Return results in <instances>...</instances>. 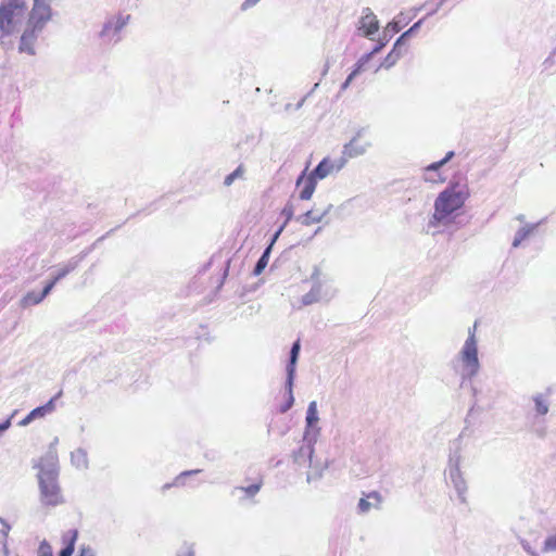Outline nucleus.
<instances>
[{"label":"nucleus","instance_id":"36","mask_svg":"<svg viewBox=\"0 0 556 556\" xmlns=\"http://www.w3.org/2000/svg\"><path fill=\"white\" fill-rule=\"evenodd\" d=\"M177 556H195L194 545L190 543H185L180 547Z\"/></svg>","mask_w":556,"mask_h":556},{"label":"nucleus","instance_id":"4","mask_svg":"<svg viewBox=\"0 0 556 556\" xmlns=\"http://www.w3.org/2000/svg\"><path fill=\"white\" fill-rule=\"evenodd\" d=\"M37 475L39 488V502L45 508H54L65 503L61 485L59 483L58 457L51 453L47 464H40Z\"/></svg>","mask_w":556,"mask_h":556},{"label":"nucleus","instance_id":"20","mask_svg":"<svg viewBox=\"0 0 556 556\" xmlns=\"http://www.w3.org/2000/svg\"><path fill=\"white\" fill-rule=\"evenodd\" d=\"M400 31V26L397 22H390L384 30L382 36L379 38L378 43L372 49V53H379L386 45L389 42L392 34Z\"/></svg>","mask_w":556,"mask_h":556},{"label":"nucleus","instance_id":"29","mask_svg":"<svg viewBox=\"0 0 556 556\" xmlns=\"http://www.w3.org/2000/svg\"><path fill=\"white\" fill-rule=\"evenodd\" d=\"M424 23V18L416 22L409 29L404 31L395 41V48H400L402 45L405 43V40L409 37H412L414 34L417 33V30L420 28L421 24Z\"/></svg>","mask_w":556,"mask_h":556},{"label":"nucleus","instance_id":"12","mask_svg":"<svg viewBox=\"0 0 556 556\" xmlns=\"http://www.w3.org/2000/svg\"><path fill=\"white\" fill-rule=\"evenodd\" d=\"M379 29V21L369 8L362 11V15L357 22V30L367 38L371 39Z\"/></svg>","mask_w":556,"mask_h":556},{"label":"nucleus","instance_id":"33","mask_svg":"<svg viewBox=\"0 0 556 556\" xmlns=\"http://www.w3.org/2000/svg\"><path fill=\"white\" fill-rule=\"evenodd\" d=\"M543 552H556V530L548 533L543 542Z\"/></svg>","mask_w":556,"mask_h":556},{"label":"nucleus","instance_id":"7","mask_svg":"<svg viewBox=\"0 0 556 556\" xmlns=\"http://www.w3.org/2000/svg\"><path fill=\"white\" fill-rule=\"evenodd\" d=\"M463 439L459 435L451 442L448 462H447V479L457 493L458 500L466 503L467 483L464 478L460 465L463 462Z\"/></svg>","mask_w":556,"mask_h":556},{"label":"nucleus","instance_id":"26","mask_svg":"<svg viewBox=\"0 0 556 556\" xmlns=\"http://www.w3.org/2000/svg\"><path fill=\"white\" fill-rule=\"evenodd\" d=\"M78 263H79V260L78 258H72L66 264H63L61 265L55 275H54V279L56 281H60L61 279H63L65 276H67L70 273H72L77 266H78Z\"/></svg>","mask_w":556,"mask_h":556},{"label":"nucleus","instance_id":"34","mask_svg":"<svg viewBox=\"0 0 556 556\" xmlns=\"http://www.w3.org/2000/svg\"><path fill=\"white\" fill-rule=\"evenodd\" d=\"M37 555L38 556H53L52 546L50 545V543L47 540H42L39 543Z\"/></svg>","mask_w":556,"mask_h":556},{"label":"nucleus","instance_id":"37","mask_svg":"<svg viewBox=\"0 0 556 556\" xmlns=\"http://www.w3.org/2000/svg\"><path fill=\"white\" fill-rule=\"evenodd\" d=\"M76 556H97V553L90 545L81 544Z\"/></svg>","mask_w":556,"mask_h":556},{"label":"nucleus","instance_id":"44","mask_svg":"<svg viewBox=\"0 0 556 556\" xmlns=\"http://www.w3.org/2000/svg\"><path fill=\"white\" fill-rule=\"evenodd\" d=\"M525 219L526 217L522 214L516 216V220H518L521 225L527 224Z\"/></svg>","mask_w":556,"mask_h":556},{"label":"nucleus","instance_id":"8","mask_svg":"<svg viewBox=\"0 0 556 556\" xmlns=\"http://www.w3.org/2000/svg\"><path fill=\"white\" fill-rule=\"evenodd\" d=\"M55 0H31L28 29L25 37H35L36 33H43L47 25L53 20L55 12L52 3Z\"/></svg>","mask_w":556,"mask_h":556},{"label":"nucleus","instance_id":"47","mask_svg":"<svg viewBox=\"0 0 556 556\" xmlns=\"http://www.w3.org/2000/svg\"><path fill=\"white\" fill-rule=\"evenodd\" d=\"M446 0H440V2L438 3V8H440Z\"/></svg>","mask_w":556,"mask_h":556},{"label":"nucleus","instance_id":"18","mask_svg":"<svg viewBox=\"0 0 556 556\" xmlns=\"http://www.w3.org/2000/svg\"><path fill=\"white\" fill-rule=\"evenodd\" d=\"M78 539V531L70 529L62 533L61 541L64 548L60 551L59 556H72L75 551V544Z\"/></svg>","mask_w":556,"mask_h":556},{"label":"nucleus","instance_id":"19","mask_svg":"<svg viewBox=\"0 0 556 556\" xmlns=\"http://www.w3.org/2000/svg\"><path fill=\"white\" fill-rule=\"evenodd\" d=\"M317 441H309L305 434H303V443L299 451L294 453V460L299 464L311 463L314 454V445Z\"/></svg>","mask_w":556,"mask_h":556},{"label":"nucleus","instance_id":"15","mask_svg":"<svg viewBox=\"0 0 556 556\" xmlns=\"http://www.w3.org/2000/svg\"><path fill=\"white\" fill-rule=\"evenodd\" d=\"M453 156H454V152L450 151V152H447L445 157L442 159L441 161H438V162H434V163L428 165L425 168L424 179L426 181H429V182H442V181H444L445 178L440 173V168L443 165H445Z\"/></svg>","mask_w":556,"mask_h":556},{"label":"nucleus","instance_id":"23","mask_svg":"<svg viewBox=\"0 0 556 556\" xmlns=\"http://www.w3.org/2000/svg\"><path fill=\"white\" fill-rule=\"evenodd\" d=\"M531 400L534 404L533 409L536 416H545L548 413L549 404L543 394L538 393L533 395Z\"/></svg>","mask_w":556,"mask_h":556},{"label":"nucleus","instance_id":"6","mask_svg":"<svg viewBox=\"0 0 556 556\" xmlns=\"http://www.w3.org/2000/svg\"><path fill=\"white\" fill-rule=\"evenodd\" d=\"M312 288L301 298V305L307 306L319 302H329L337 294V288L331 277L315 266L311 274Z\"/></svg>","mask_w":556,"mask_h":556},{"label":"nucleus","instance_id":"1","mask_svg":"<svg viewBox=\"0 0 556 556\" xmlns=\"http://www.w3.org/2000/svg\"><path fill=\"white\" fill-rule=\"evenodd\" d=\"M30 10L27 0H0V49L4 52L15 48L20 54L37 55L38 40L42 33L25 37Z\"/></svg>","mask_w":556,"mask_h":556},{"label":"nucleus","instance_id":"28","mask_svg":"<svg viewBox=\"0 0 556 556\" xmlns=\"http://www.w3.org/2000/svg\"><path fill=\"white\" fill-rule=\"evenodd\" d=\"M274 244H269L266 250L264 251V253L262 254V256L260 257V260L257 261L255 267H254V270H253V274L255 276H258L264 269L265 267L267 266L268 264V261H269V255H270V251H271V247Z\"/></svg>","mask_w":556,"mask_h":556},{"label":"nucleus","instance_id":"5","mask_svg":"<svg viewBox=\"0 0 556 556\" xmlns=\"http://www.w3.org/2000/svg\"><path fill=\"white\" fill-rule=\"evenodd\" d=\"M345 165V157H325L308 176H305V172H303L296 180L298 187L303 186L300 191V199L309 200L316 189L317 180L324 179L334 173H339Z\"/></svg>","mask_w":556,"mask_h":556},{"label":"nucleus","instance_id":"9","mask_svg":"<svg viewBox=\"0 0 556 556\" xmlns=\"http://www.w3.org/2000/svg\"><path fill=\"white\" fill-rule=\"evenodd\" d=\"M130 21V14L116 13L109 17L103 23L102 29L99 33V38L102 43L111 46L116 45L122 40V31Z\"/></svg>","mask_w":556,"mask_h":556},{"label":"nucleus","instance_id":"38","mask_svg":"<svg viewBox=\"0 0 556 556\" xmlns=\"http://www.w3.org/2000/svg\"><path fill=\"white\" fill-rule=\"evenodd\" d=\"M11 531V525L0 517V533L4 539L8 538L9 533Z\"/></svg>","mask_w":556,"mask_h":556},{"label":"nucleus","instance_id":"24","mask_svg":"<svg viewBox=\"0 0 556 556\" xmlns=\"http://www.w3.org/2000/svg\"><path fill=\"white\" fill-rule=\"evenodd\" d=\"M43 295L41 292L38 291H29L27 292L20 301V305L23 308L37 305L43 301Z\"/></svg>","mask_w":556,"mask_h":556},{"label":"nucleus","instance_id":"40","mask_svg":"<svg viewBox=\"0 0 556 556\" xmlns=\"http://www.w3.org/2000/svg\"><path fill=\"white\" fill-rule=\"evenodd\" d=\"M357 75L358 73L353 70L351 74L346 77L345 81L341 85V91L346 90Z\"/></svg>","mask_w":556,"mask_h":556},{"label":"nucleus","instance_id":"3","mask_svg":"<svg viewBox=\"0 0 556 556\" xmlns=\"http://www.w3.org/2000/svg\"><path fill=\"white\" fill-rule=\"evenodd\" d=\"M477 329L478 323L475 321L468 328L466 340L450 363L452 370L460 378L462 382L471 380L481 369Z\"/></svg>","mask_w":556,"mask_h":556},{"label":"nucleus","instance_id":"2","mask_svg":"<svg viewBox=\"0 0 556 556\" xmlns=\"http://www.w3.org/2000/svg\"><path fill=\"white\" fill-rule=\"evenodd\" d=\"M469 197L470 191L466 182L450 184L435 198L426 231L437 235L458 228L465 203Z\"/></svg>","mask_w":556,"mask_h":556},{"label":"nucleus","instance_id":"10","mask_svg":"<svg viewBox=\"0 0 556 556\" xmlns=\"http://www.w3.org/2000/svg\"><path fill=\"white\" fill-rule=\"evenodd\" d=\"M372 147L371 140L367 137V130L365 128L358 129L354 136L343 146L342 157H345V163L350 159H355L367 153Z\"/></svg>","mask_w":556,"mask_h":556},{"label":"nucleus","instance_id":"22","mask_svg":"<svg viewBox=\"0 0 556 556\" xmlns=\"http://www.w3.org/2000/svg\"><path fill=\"white\" fill-rule=\"evenodd\" d=\"M71 463L78 470H86L89 466L86 450L78 447L71 453Z\"/></svg>","mask_w":556,"mask_h":556},{"label":"nucleus","instance_id":"21","mask_svg":"<svg viewBox=\"0 0 556 556\" xmlns=\"http://www.w3.org/2000/svg\"><path fill=\"white\" fill-rule=\"evenodd\" d=\"M332 208V204H329L323 212H314V211H307L305 214L299 217L300 222L305 225L309 226L312 224L320 223L324 220V218L329 214V212Z\"/></svg>","mask_w":556,"mask_h":556},{"label":"nucleus","instance_id":"30","mask_svg":"<svg viewBox=\"0 0 556 556\" xmlns=\"http://www.w3.org/2000/svg\"><path fill=\"white\" fill-rule=\"evenodd\" d=\"M261 490L260 483H253L249 486H237L233 489L232 493L242 492L244 494L243 498L255 496Z\"/></svg>","mask_w":556,"mask_h":556},{"label":"nucleus","instance_id":"32","mask_svg":"<svg viewBox=\"0 0 556 556\" xmlns=\"http://www.w3.org/2000/svg\"><path fill=\"white\" fill-rule=\"evenodd\" d=\"M377 53H372V50L364 55H362L358 61L356 62L355 64V67H354V71L357 72L358 74L361 72H364L367 70V65L369 63V61L374 58V55H376Z\"/></svg>","mask_w":556,"mask_h":556},{"label":"nucleus","instance_id":"42","mask_svg":"<svg viewBox=\"0 0 556 556\" xmlns=\"http://www.w3.org/2000/svg\"><path fill=\"white\" fill-rule=\"evenodd\" d=\"M261 0H244L241 4V10L247 11L255 7Z\"/></svg>","mask_w":556,"mask_h":556},{"label":"nucleus","instance_id":"43","mask_svg":"<svg viewBox=\"0 0 556 556\" xmlns=\"http://www.w3.org/2000/svg\"><path fill=\"white\" fill-rule=\"evenodd\" d=\"M56 282L58 281L53 278L50 282H48L46 285V287L41 291L43 298H46L51 292V290L53 289V287L55 286Z\"/></svg>","mask_w":556,"mask_h":556},{"label":"nucleus","instance_id":"31","mask_svg":"<svg viewBox=\"0 0 556 556\" xmlns=\"http://www.w3.org/2000/svg\"><path fill=\"white\" fill-rule=\"evenodd\" d=\"M200 470L199 469H195V470H188V471H184L181 472L180 475H178L174 482L173 483H166L163 485V490H167L172 486H180V485H184L185 484V478L188 477V476H191V475H197L199 473Z\"/></svg>","mask_w":556,"mask_h":556},{"label":"nucleus","instance_id":"39","mask_svg":"<svg viewBox=\"0 0 556 556\" xmlns=\"http://www.w3.org/2000/svg\"><path fill=\"white\" fill-rule=\"evenodd\" d=\"M293 404H294V396L287 395L286 402L279 407L280 413H287L293 406Z\"/></svg>","mask_w":556,"mask_h":556},{"label":"nucleus","instance_id":"14","mask_svg":"<svg viewBox=\"0 0 556 556\" xmlns=\"http://www.w3.org/2000/svg\"><path fill=\"white\" fill-rule=\"evenodd\" d=\"M299 352H300V343H299V341H296L291 348L290 361H289V364L287 365V369H286L287 370V379H286L285 388H286V392H287L288 396L293 395V382H294V377H295V367H296V362H298V357H299Z\"/></svg>","mask_w":556,"mask_h":556},{"label":"nucleus","instance_id":"17","mask_svg":"<svg viewBox=\"0 0 556 556\" xmlns=\"http://www.w3.org/2000/svg\"><path fill=\"white\" fill-rule=\"evenodd\" d=\"M541 223L542 222L521 225L519 229L516 231L515 237L513 239V248L517 249L521 247L523 242H526L532 236H534Z\"/></svg>","mask_w":556,"mask_h":556},{"label":"nucleus","instance_id":"41","mask_svg":"<svg viewBox=\"0 0 556 556\" xmlns=\"http://www.w3.org/2000/svg\"><path fill=\"white\" fill-rule=\"evenodd\" d=\"M15 415V412L3 422L0 424V437L11 427V419Z\"/></svg>","mask_w":556,"mask_h":556},{"label":"nucleus","instance_id":"45","mask_svg":"<svg viewBox=\"0 0 556 556\" xmlns=\"http://www.w3.org/2000/svg\"><path fill=\"white\" fill-rule=\"evenodd\" d=\"M525 549L531 554V556H538L535 552H533L529 546L523 545Z\"/></svg>","mask_w":556,"mask_h":556},{"label":"nucleus","instance_id":"46","mask_svg":"<svg viewBox=\"0 0 556 556\" xmlns=\"http://www.w3.org/2000/svg\"><path fill=\"white\" fill-rule=\"evenodd\" d=\"M439 10L438 5L435 8H431V12L428 15L434 14Z\"/></svg>","mask_w":556,"mask_h":556},{"label":"nucleus","instance_id":"35","mask_svg":"<svg viewBox=\"0 0 556 556\" xmlns=\"http://www.w3.org/2000/svg\"><path fill=\"white\" fill-rule=\"evenodd\" d=\"M242 175H243V169H242V167H241V166H239L237 169H235L232 173H230L229 175H227V176L225 177L224 185H225V186H230V185H232V182H233L237 178L241 177Z\"/></svg>","mask_w":556,"mask_h":556},{"label":"nucleus","instance_id":"11","mask_svg":"<svg viewBox=\"0 0 556 556\" xmlns=\"http://www.w3.org/2000/svg\"><path fill=\"white\" fill-rule=\"evenodd\" d=\"M319 420L317 402L312 401L306 409L305 429L303 433L309 441H317L320 435L321 429L319 427Z\"/></svg>","mask_w":556,"mask_h":556},{"label":"nucleus","instance_id":"27","mask_svg":"<svg viewBox=\"0 0 556 556\" xmlns=\"http://www.w3.org/2000/svg\"><path fill=\"white\" fill-rule=\"evenodd\" d=\"M293 214H294V207L291 203H288L281 211V215L285 216L286 220L273 236L271 244H274L276 242V240L279 238L280 233L283 231L288 222L293 217Z\"/></svg>","mask_w":556,"mask_h":556},{"label":"nucleus","instance_id":"13","mask_svg":"<svg viewBox=\"0 0 556 556\" xmlns=\"http://www.w3.org/2000/svg\"><path fill=\"white\" fill-rule=\"evenodd\" d=\"M59 396H60V393L56 394L54 397L50 399L45 405L34 408L31 412H29V414L25 418H23L21 421H18V426L26 427L34 420L42 419L46 416L52 414L56 408L55 401Z\"/></svg>","mask_w":556,"mask_h":556},{"label":"nucleus","instance_id":"25","mask_svg":"<svg viewBox=\"0 0 556 556\" xmlns=\"http://www.w3.org/2000/svg\"><path fill=\"white\" fill-rule=\"evenodd\" d=\"M399 48L393 46L392 51L383 59V61L375 67V73H377L380 68H390L392 67L401 58V52L397 51Z\"/></svg>","mask_w":556,"mask_h":556},{"label":"nucleus","instance_id":"16","mask_svg":"<svg viewBox=\"0 0 556 556\" xmlns=\"http://www.w3.org/2000/svg\"><path fill=\"white\" fill-rule=\"evenodd\" d=\"M382 503V496L377 491H371L367 494H365L364 497H362L358 501L357 504V511L359 514H367L371 509H379Z\"/></svg>","mask_w":556,"mask_h":556}]
</instances>
